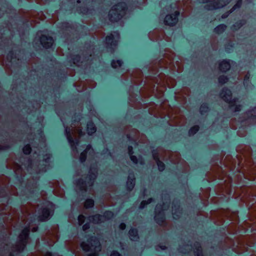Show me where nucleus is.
I'll use <instances>...</instances> for the list:
<instances>
[{
	"instance_id": "f257e3e1",
	"label": "nucleus",
	"mask_w": 256,
	"mask_h": 256,
	"mask_svg": "<svg viewBox=\"0 0 256 256\" xmlns=\"http://www.w3.org/2000/svg\"><path fill=\"white\" fill-rule=\"evenodd\" d=\"M33 157L34 158V160L28 159L26 163L23 164L24 168H26L27 170L31 174H33L32 170L36 174L41 172H45L49 163L50 154H46L44 155L42 160H40L41 155L40 154H38L36 152H34Z\"/></svg>"
},
{
	"instance_id": "f03ea898",
	"label": "nucleus",
	"mask_w": 256,
	"mask_h": 256,
	"mask_svg": "<svg viewBox=\"0 0 256 256\" xmlns=\"http://www.w3.org/2000/svg\"><path fill=\"white\" fill-rule=\"evenodd\" d=\"M32 222V220H27L26 222V223H28L27 226L20 234L18 240L16 244L11 247L10 250L9 249L8 244L4 246V250H8L10 252L9 256H14V253L20 252L24 250L28 240L29 232L30 229V224Z\"/></svg>"
},
{
	"instance_id": "7ed1b4c3",
	"label": "nucleus",
	"mask_w": 256,
	"mask_h": 256,
	"mask_svg": "<svg viewBox=\"0 0 256 256\" xmlns=\"http://www.w3.org/2000/svg\"><path fill=\"white\" fill-rule=\"evenodd\" d=\"M72 128L68 127L65 128V134L71 146L72 153L76 156L78 154L77 146H78L79 144L78 140L76 138V135L78 134L80 137L84 134V132L79 128H74L72 126Z\"/></svg>"
},
{
	"instance_id": "20e7f679",
	"label": "nucleus",
	"mask_w": 256,
	"mask_h": 256,
	"mask_svg": "<svg viewBox=\"0 0 256 256\" xmlns=\"http://www.w3.org/2000/svg\"><path fill=\"white\" fill-rule=\"evenodd\" d=\"M97 176V169L91 167L89 171L88 176L84 180L80 178L76 182V188L80 191L85 192L88 190V187H91Z\"/></svg>"
},
{
	"instance_id": "39448f33",
	"label": "nucleus",
	"mask_w": 256,
	"mask_h": 256,
	"mask_svg": "<svg viewBox=\"0 0 256 256\" xmlns=\"http://www.w3.org/2000/svg\"><path fill=\"white\" fill-rule=\"evenodd\" d=\"M81 246L84 250L92 252L88 256H98V252L101 250L100 242L94 236L90 238L86 242H82Z\"/></svg>"
},
{
	"instance_id": "423d86ee",
	"label": "nucleus",
	"mask_w": 256,
	"mask_h": 256,
	"mask_svg": "<svg viewBox=\"0 0 256 256\" xmlns=\"http://www.w3.org/2000/svg\"><path fill=\"white\" fill-rule=\"evenodd\" d=\"M220 96L222 100L229 104L232 110L237 112L241 110L242 106L240 104V102L238 98L232 99V92L230 90L224 88Z\"/></svg>"
},
{
	"instance_id": "0eeeda50",
	"label": "nucleus",
	"mask_w": 256,
	"mask_h": 256,
	"mask_svg": "<svg viewBox=\"0 0 256 256\" xmlns=\"http://www.w3.org/2000/svg\"><path fill=\"white\" fill-rule=\"evenodd\" d=\"M54 209V205L50 202H46L40 212H38V218L40 220L44 221L48 220L52 214Z\"/></svg>"
},
{
	"instance_id": "6e6552de",
	"label": "nucleus",
	"mask_w": 256,
	"mask_h": 256,
	"mask_svg": "<svg viewBox=\"0 0 256 256\" xmlns=\"http://www.w3.org/2000/svg\"><path fill=\"white\" fill-rule=\"evenodd\" d=\"M200 2L206 3L204 8L207 10H212L222 8L228 4L231 0H198Z\"/></svg>"
},
{
	"instance_id": "1a4fd4ad",
	"label": "nucleus",
	"mask_w": 256,
	"mask_h": 256,
	"mask_svg": "<svg viewBox=\"0 0 256 256\" xmlns=\"http://www.w3.org/2000/svg\"><path fill=\"white\" fill-rule=\"evenodd\" d=\"M127 10V4L126 2H119L112 8L108 16H123L124 14H126Z\"/></svg>"
},
{
	"instance_id": "9d476101",
	"label": "nucleus",
	"mask_w": 256,
	"mask_h": 256,
	"mask_svg": "<svg viewBox=\"0 0 256 256\" xmlns=\"http://www.w3.org/2000/svg\"><path fill=\"white\" fill-rule=\"evenodd\" d=\"M170 206L169 204L166 206L164 204L162 206L161 204H157L155 209V216L154 220L156 223L160 225H162L165 220L164 211L166 210V208Z\"/></svg>"
},
{
	"instance_id": "9b49d317",
	"label": "nucleus",
	"mask_w": 256,
	"mask_h": 256,
	"mask_svg": "<svg viewBox=\"0 0 256 256\" xmlns=\"http://www.w3.org/2000/svg\"><path fill=\"white\" fill-rule=\"evenodd\" d=\"M120 38V34L117 32H114L113 33L108 36L106 38V48L110 49L111 52L114 50L118 44V40Z\"/></svg>"
},
{
	"instance_id": "f8f14e48",
	"label": "nucleus",
	"mask_w": 256,
	"mask_h": 256,
	"mask_svg": "<svg viewBox=\"0 0 256 256\" xmlns=\"http://www.w3.org/2000/svg\"><path fill=\"white\" fill-rule=\"evenodd\" d=\"M37 36H40V42L44 48H49L52 45L54 40L52 36L42 34L40 32H38Z\"/></svg>"
},
{
	"instance_id": "ddd939ff",
	"label": "nucleus",
	"mask_w": 256,
	"mask_h": 256,
	"mask_svg": "<svg viewBox=\"0 0 256 256\" xmlns=\"http://www.w3.org/2000/svg\"><path fill=\"white\" fill-rule=\"evenodd\" d=\"M176 4H171L170 6H166L165 9L162 10L164 16H179L180 12L177 10Z\"/></svg>"
},
{
	"instance_id": "4468645a",
	"label": "nucleus",
	"mask_w": 256,
	"mask_h": 256,
	"mask_svg": "<svg viewBox=\"0 0 256 256\" xmlns=\"http://www.w3.org/2000/svg\"><path fill=\"white\" fill-rule=\"evenodd\" d=\"M185 246L188 247V250H192V249L195 256H203L202 251V248L199 242H196L194 244V246H190L188 245H186Z\"/></svg>"
},
{
	"instance_id": "2eb2a0df",
	"label": "nucleus",
	"mask_w": 256,
	"mask_h": 256,
	"mask_svg": "<svg viewBox=\"0 0 256 256\" xmlns=\"http://www.w3.org/2000/svg\"><path fill=\"white\" fill-rule=\"evenodd\" d=\"M87 153H88L90 155H92L94 153V150L90 145L87 146L86 150L81 153L80 160L82 162L86 160Z\"/></svg>"
},
{
	"instance_id": "dca6fc26",
	"label": "nucleus",
	"mask_w": 256,
	"mask_h": 256,
	"mask_svg": "<svg viewBox=\"0 0 256 256\" xmlns=\"http://www.w3.org/2000/svg\"><path fill=\"white\" fill-rule=\"evenodd\" d=\"M135 185V177L134 174L132 172H130L126 182L127 188L129 190H131Z\"/></svg>"
},
{
	"instance_id": "f3484780",
	"label": "nucleus",
	"mask_w": 256,
	"mask_h": 256,
	"mask_svg": "<svg viewBox=\"0 0 256 256\" xmlns=\"http://www.w3.org/2000/svg\"><path fill=\"white\" fill-rule=\"evenodd\" d=\"M172 214L174 219H178L182 214V210L180 208V206L177 204L176 205L173 204L172 206Z\"/></svg>"
},
{
	"instance_id": "a211bd4d",
	"label": "nucleus",
	"mask_w": 256,
	"mask_h": 256,
	"mask_svg": "<svg viewBox=\"0 0 256 256\" xmlns=\"http://www.w3.org/2000/svg\"><path fill=\"white\" fill-rule=\"evenodd\" d=\"M219 68L220 71L226 72L230 68V60H224L219 64Z\"/></svg>"
},
{
	"instance_id": "6ab92c4d",
	"label": "nucleus",
	"mask_w": 256,
	"mask_h": 256,
	"mask_svg": "<svg viewBox=\"0 0 256 256\" xmlns=\"http://www.w3.org/2000/svg\"><path fill=\"white\" fill-rule=\"evenodd\" d=\"M178 22V17H164V23L166 25L172 26Z\"/></svg>"
},
{
	"instance_id": "aec40b11",
	"label": "nucleus",
	"mask_w": 256,
	"mask_h": 256,
	"mask_svg": "<svg viewBox=\"0 0 256 256\" xmlns=\"http://www.w3.org/2000/svg\"><path fill=\"white\" fill-rule=\"evenodd\" d=\"M152 156L154 159L155 160L158 165V170L160 171H162L164 170L165 166L164 164L161 162L158 157V155L155 152H152Z\"/></svg>"
},
{
	"instance_id": "412c9836",
	"label": "nucleus",
	"mask_w": 256,
	"mask_h": 256,
	"mask_svg": "<svg viewBox=\"0 0 256 256\" xmlns=\"http://www.w3.org/2000/svg\"><path fill=\"white\" fill-rule=\"evenodd\" d=\"M246 114L248 117L246 120H250L256 123V108L250 111H248Z\"/></svg>"
},
{
	"instance_id": "4be33fe9",
	"label": "nucleus",
	"mask_w": 256,
	"mask_h": 256,
	"mask_svg": "<svg viewBox=\"0 0 256 256\" xmlns=\"http://www.w3.org/2000/svg\"><path fill=\"white\" fill-rule=\"evenodd\" d=\"M104 216L100 214H95L90 217V220H92L94 224H98L103 222Z\"/></svg>"
},
{
	"instance_id": "5701e85b",
	"label": "nucleus",
	"mask_w": 256,
	"mask_h": 256,
	"mask_svg": "<svg viewBox=\"0 0 256 256\" xmlns=\"http://www.w3.org/2000/svg\"><path fill=\"white\" fill-rule=\"evenodd\" d=\"M130 238L132 240H137L138 238V230L134 228H132L129 232Z\"/></svg>"
},
{
	"instance_id": "b1692460",
	"label": "nucleus",
	"mask_w": 256,
	"mask_h": 256,
	"mask_svg": "<svg viewBox=\"0 0 256 256\" xmlns=\"http://www.w3.org/2000/svg\"><path fill=\"white\" fill-rule=\"evenodd\" d=\"M87 131L89 135L92 134L96 131V128L92 122H89L87 124Z\"/></svg>"
},
{
	"instance_id": "393cba45",
	"label": "nucleus",
	"mask_w": 256,
	"mask_h": 256,
	"mask_svg": "<svg viewBox=\"0 0 256 256\" xmlns=\"http://www.w3.org/2000/svg\"><path fill=\"white\" fill-rule=\"evenodd\" d=\"M250 74L248 73L244 76V84L246 86V88L247 90H250L252 88V86L250 82Z\"/></svg>"
},
{
	"instance_id": "a878e982",
	"label": "nucleus",
	"mask_w": 256,
	"mask_h": 256,
	"mask_svg": "<svg viewBox=\"0 0 256 256\" xmlns=\"http://www.w3.org/2000/svg\"><path fill=\"white\" fill-rule=\"evenodd\" d=\"M14 172L18 178H19V177L22 178V176H24L22 168L20 165H17L16 166L14 170Z\"/></svg>"
},
{
	"instance_id": "bb28decb",
	"label": "nucleus",
	"mask_w": 256,
	"mask_h": 256,
	"mask_svg": "<svg viewBox=\"0 0 256 256\" xmlns=\"http://www.w3.org/2000/svg\"><path fill=\"white\" fill-rule=\"evenodd\" d=\"M242 2V0H238L236 4L230 9V10L228 13H226V15H222V16H228L236 9L240 8L241 6Z\"/></svg>"
},
{
	"instance_id": "cd10ccee",
	"label": "nucleus",
	"mask_w": 256,
	"mask_h": 256,
	"mask_svg": "<svg viewBox=\"0 0 256 256\" xmlns=\"http://www.w3.org/2000/svg\"><path fill=\"white\" fill-rule=\"evenodd\" d=\"M128 154L130 156V160H132V161L134 162V164H138V160L136 156L132 155V154H133L132 146H128Z\"/></svg>"
},
{
	"instance_id": "c85d7f7f",
	"label": "nucleus",
	"mask_w": 256,
	"mask_h": 256,
	"mask_svg": "<svg viewBox=\"0 0 256 256\" xmlns=\"http://www.w3.org/2000/svg\"><path fill=\"white\" fill-rule=\"evenodd\" d=\"M102 216H104L103 222H104L112 218L114 216V214L110 211H106Z\"/></svg>"
},
{
	"instance_id": "c756f323",
	"label": "nucleus",
	"mask_w": 256,
	"mask_h": 256,
	"mask_svg": "<svg viewBox=\"0 0 256 256\" xmlns=\"http://www.w3.org/2000/svg\"><path fill=\"white\" fill-rule=\"evenodd\" d=\"M226 26L224 24H220L217 27H216L214 28V30L216 33L219 34H221V33L223 32H224V30H226Z\"/></svg>"
},
{
	"instance_id": "7c9ffc66",
	"label": "nucleus",
	"mask_w": 256,
	"mask_h": 256,
	"mask_svg": "<svg viewBox=\"0 0 256 256\" xmlns=\"http://www.w3.org/2000/svg\"><path fill=\"white\" fill-rule=\"evenodd\" d=\"M94 205V200L92 199H87L84 202V207L86 208H90L93 207Z\"/></svg>"
},
{
	"instance_id": "2f4dec72",
	"label": "nucleus",
	"mask_w": 256,
	"mask_h": 256,
	"mask_svg": "<svg viewBox=\"0 0 256 256\" xmlns=\"http://www.w3.org/2000/svg\"><path fill=\"white\" fill-rule=\"evenodd\" d=\"M209 108L206 104H203L201 105L200 111L202 114H204L208 111Z\"/></svg>"
},
{
	"instance_id": "473e14b6",
	"label": "nucleus",
	"mask_w": 256,
	"mask_h": 256,
	"mask_svg": "<svg viewBox=\"0 0 256 256\" xmlns=\"http://www.w3.org/2000/svg\"><path fill=\"white\" fill-rule=\"evenodd\" d=\"M122 64V62L120 60H113L112 62V66L114 68H117L120 67Z\"/></svg>"
},
{
	"instance_id": "72a5a7b5",
	"label": "nucleus",
	"mask_w": 256,
	"mask_h": 256,
	"mask_svg": "<svg viewBox=\"0 0 256 256\" xmlns=\"http://www.w3.org/2000/svg\"><path fill=\"white\" fill-rule=\"evenodd\" d=\"M16 56L14 57V53L12 52H10L8 54L7 60L9 62L13 63L16 60Z\"/></svg>"
},
{
	"instance_id": "f704fd0d",
	"label": "nucleus",
	"mask_w": 256,
	"mask_h": 256,
	"mask_svg": "<svg viewBox=\"0 0 256 256\" xmlns=\"http://www.w3.org/2000/svg\"><path fill=\"white\" fill-rule=\"evenodd\" d=\"M198 130L199 126H194L188 132L189 135H194Z\"/></svg>"
},
{
	"instance_id": "c9c22d12",
	"label": "nucleus",
	"mask_w": 256,
	"mask_h": 256,
	"mask_svg": "<svg viewBox=\"0 0 256 256\" xmlns=\"http://www.w3.org/2000/svg\"><path fill=\"white\" fill-rule=\"evenodd\" d=\"M152 200H153V199L152 198H150L147 201H146V200L142 201L140 206V209L144 208L146 204H150L152 201Z\"/></svg>"
},
{
	"instance_id": "e433bc0d",
	"label": "nucleus",
	"mask_w": 256,
	"mask_h": 256,
	"mask_svg": "<svg viewBox=\"0 0 256 256\" xmlns=\"http://www.w3.org/2000/svg\"><path fill=\"white\" fill-rule=\"evenodd\" d=\"M228 81V78L226 76H221L218 78V82L220 84H223Z\"/></svg>"
},
{
	"instance_id": "4c0bfd02",
	"label": "nucleus",
	"mask_w": 256,
	"mask_h": 256,
	"mask_svg": "<svg viewBox=\"0 0 256 256\" xmlns=\"http://www.w3.org/2000/svg\"><path fill=\"white\" fill-rule=\"evenodd\" d=\"M9 32V30L7 29H4L2 30V32H0V45H2L1 43L3 42L4 40H3V38H4V35H5L6 34V32L8 33Z\"/></svg>"
},
{
	"instance_id": "58836bf2",
	"label": "nucleus",
	"mask_w": 256,
	"mask_h": 256,
	"mask_svg": "<svg viewBox=\"0 0 256 256\" xmlns=\"http://www.w3.org/2000/svg\"><path fill=\"white\" fill-rule=\"evenodd\" d=\"M31 148L29 144H27L23 148V152L24 154H28L30 152Z\"/></svg>"
},
{
	"instance_id": "ea45409f",
	"label": "nucleus",
	"mask_w": 256,
	"mask_h": 256,
	"mask_svg": "<svg viewBox=\"0 0 256 256\" xmlns=\"http://www.w3.org/2000/svg\"><path fill=\"white\" fill-rule=\"evenodd\" d=\"M72 59L73 63L74 64H78V63L81 60V57L78 55H76V56H74Z\"/></svg>"
},
{
	"instance_id": "a19ab883",
	"label": "nucleus",
	"mask_w": 256,
	"mask_h": 256,
	"mask_svg": "<svg viewBox=\"0 0 256 256\" xmlns=\"http://www.w3.org/2000/svg\"><path fill=\"white\" fill-rule=\"evenodd\" d=\"M85 220V217L84 216L80 214L78 217V222L79 225H82L84 224Z\"/></svg>"
},
{
	"instance_id": "79ce46f5",
	"label": "nucleus",
	"mask_w": 256,
	"mask_h": 256,
	"mask_svg": "<svg viewBox=\"0 0 256 256\" xmlns=\"http://www.w3.org/2000/svg\"><path fill=\"white\" fill-rule=\"evenodd\" d=\"M7 194L5 188H2L0 189V197L4 198L7 196Z\"/></svg>"
},
{
	"instance_id": "37998d69",
	"label": "nucleus",
	"mask_w": 256,
	"mask_h": 256,
	"mask_svg": "<svg viewBox=\"0 0 256 256\" xmlns=\"http://www.w3.org/2000/svg\"><path fill=\"white\" fill-rule=\"evenodd\" d=\"M35 178V180H34V182H32V187L34 188H36V180H37L39 176H33V178Z\"/></svg>"
},
{
	"instance_id": "c03bdc74",
	"label": "nucleus",
	"mask_w": 256,
	"mask_h": 256,
	"mask_svg": "<svg viewBox=\"0 0 256 256\" xmlns=\"http://www.w3.org/2000/svg\"><path fill=\"white\" fill-rule=\"evenodd\" d=\"M90 228V224L89 223H86L82 226V230L84 231H86L87 230H88Z\"/></svg>"
},
{
	"instance_id": "a18cd8bd",
	"label": "nucleus",
	"mask_w": 256,
	"mask_h": 256,
	"mask_svg": "<svg viewBox=\"0 0 256 256\" xmlns=\"http://www.w3.org/2000/svg\"><path fill=\"white\" fill-rule=\"evenodd\" d=\"M109 18H110V20L111 22H112L114 20L117 21V20H120V17H112V16H111V17H109Z\"/></svg>"
},
{
	"instance_id": "49530a36",
	"label": "nucleus",
	"mask_w": 256,
	"mask_h": 256,
	"mask_svg": "<svg viewBox=\"0 0 256 256\" xmlns=\"http://www.w3.org/2000/svg\"><path fill=\"white\" fill-rule=\"evenodd\" d=\"M166 246H157L156 247V250H160V249H161L162 250H164L166 249Z\"/></svg>"
},
{
	"instance_id": "de8ad7c7",
	"label": "nucleus",
	"mask_w": 256,
	"mask_h": 256,
	"mask_svg": "<svg viewBox=\"0 0 256 256\" xmlns=\"http://www.w3.org/2000/svg\"><path fill=\"white\" fill-rule=\"evenodd\" d=\"M126 225L124 223H122L120 225V228L122 230H124L126 228Z\"/></svg>"
},
{
	"instance_id": "09e8293b",
	"label": "nucleus",
	"mask_w": 256,
	"mask_h": 256,
	"mask_svg": "<svg viewBox=\"0 0 256 256\" xmlns=\"http://www.w3.org/2000/svg\"><path fill=\"white\" fill-rule=\"evenodd\" d=\"M110 256H121V255L118 252L114 251Z\"/></svg>"
},
{
	"instance_id": "8fccbe9b",
	"label": "nucleus",
	"mask_w": 256,
	"mask_h": 256,
	"mask_svg": "<svg viewBox=\"0 0 256 256\" xmlns=\"http://www.w3.org/2000/svg\"><path fill=\"white\" fill-rule=\"evenodd\" d=\"M0 214H2V216L3 215L5 216L4 217H3V220L5 221L6 218V216L7 215V214L6 212H2V213H0Z\"/></svg>"
},
{
	"instance_id": "3c124183",
	"label": "nucleus",
	"mask_w": 256,
	"mask_h": 256,
	"mask_svg": "<svg viewBox=\"0 0 256 256\" xmlns=\"http://www.w3.org/2000/svg\"><path fill=\"white\" fill-rule=\"evenodd\" d=\"M38 229V226H34V227H33L32 229V230L33 232H35L36 231H37Z\"/></svg>"
},
{
	"instance_id": "603ef678",
	"label": "nucleus",
	"mask_w": 256,
	"mask_h": 256,
	"mask_svg": "<svg viewBox=\"0 0 256 256\" xmlns=\"http://www.w3.org/2000/svg\"><path fill=\"white\" fill-rule=\"evenodd\" d=\"M180 252H182V253H186V252H187V251H186V250H183V248H180Z\"/></svg>"
},
{
	"instance_id": "864d4df0",
	"label": "nucleus",
	"mask_w": 256,
	"mask_h": 256,
	"mask_svg": "<svg viewBox=\"0 0 256 256\" xmlns=\"http://www.w3.org/2000/svg\"><path fill=\"white\" fill-rule=\"evenodd\" d=\"M8 148V146H0V149H1V150H6Z\"/></svg>"
},
{
	"instance_id": "5fc2aeb1",
	"label": "nucleus",
	"mask_w": 256,
	"mask_h": 256,
	"mask_svg": "<svg viewBox=\"0 0 256 256\" xmlns=\"http://www.w3.org/2000/svg\"><path fill=\"white\" fill-rule=\"evenodd\" d=\"M46 256H52V254L50 252H47Z\"/></svg>"
},
{
	"instance_id": "6e6d98bb",
	"label": "nucleus",
	"mask_w": 256,
	"mask_h": 256,
	"mask_svg": "<svg viewBox=\"0 0 256 256\" xmlns=\"http://www.w3.org/2000/svg\"><path fill=\"white\" fill-rule=\"evenodd\" d=\"M27 188L28 189L30 188V190L31 188H30V186L29 184H28Z\"/></svg>"
},
{
	"instance_id": "4d7b16f0",
	"label": "nucleus",
	"mask_w": 256,
	"mask_h": 256,
	"mask_svg": "<svg viewBox=\"0 0 256 256\" xmlns=\"http://www.w3.org/2000/svg\"><path fill=\"white\" fill-rule=\"evenodd\" d=\"M140 163L141 164H144V162L142 160H140Z\"/></svg>"
},
{
	"instance_id": "13d9d810",
	"label": "nucleus",
	"mask_w": 256,
	"mask_h": 256,
	"mask_svg": "<svg viewBox=\"0 0 256 256\" xmlns=\"http://www.w3.org/2000/svg\"><path fill=\"white\" fill-rule=\"evenodd\" d=\"M242 26V24L240 23V24H238V28H240Z\"/></svg>"
},
{
	"instance_id": "bf43d9fd",
	"label": "nucleus",
	"mask_w": 256,
	"mask_h": 256,
	"mask_svg": "<svg viewBox=\"0 0 256 256\" xmlns=\"http://www.w3.org/2000/svg\"><path fill=\"white\" fill-rule=\"evenodd\" d=\"M128 140H130V137L129 135H128Z\"/></svg>"
},
{
	"instance_id": "052dcab7",
	"label": "nucleus",
	"mask_w": 256,
	"mask_h": 256,
	"mask_svg": "<svg viewBox=\"0 0 256 256\" xmlns=\"http://www.w3.org/2000/svg\"><path fill=\"white\" fill-rule=\"evenodd\" d=\"M160 6L161 7H162V2H160Z\"/></svg>"
},
{
	"instance_id": "680f3d73",
	"label": "nucleus",
	"mask_w": 256,
	"mask_h": 256,
	"mask_svg": "<svg viewBox=\"0 0 256 256\" xmlns=\"http://www.w3.org/2000/svg\"><path fill=\"white\" fill-rule=\"evenodd\" d=\"M5 199H6V202H7V201H8V198H6Z\"/></svg>"
},
{
	"instance_id": "e2e57ef3",
	"label": "nucleus",
	"mask_w": 256,
	"mask_h": 256,
	"mask_svg": "<svg viewBox=\"0 0 256 256\" xmlns=\"http://www.w3.org/2000/svg\"><path fill=\"white\" fill-rule=\"evenodd\" d=\"M108 155H110V152H108Z\"/></svg>"
},
{
	"instance_id": "0e129e2a",
	"label": "nucleus",
	"mask_w": 256,
	"mask_h": 256,
	"mask_svg": "<svg viewBox=\"0 0 256 256\" xmlns=\"http://www.w3.org/2000/svg\"><path fill=\"white\" fill-rule=\"evenodd\" d=\"M78 3L80 2V0H78Z\"/></svg>"
},
{
	"instance_id": "69168bd1",
	"label": "nucleus",
	"mask_w": 256,
	"mask_h": 256,
	"mask_svg": "<svg viewBox=\"0 0 256 256\" xmlns=\"http://www.w3.org/2000/svg\"><path fill=\"white\" fill-rule=\"evenodd\" d=\"M234 26L236 27V24L234 25Z\"/></svg>"
},
{
	"instance_id": "338daca9",
	"label": "nucleus",
	"mask_w": 256,
	"mask_h": 256,
	"mask_svg": "<svg viewBox=\"0 0 256 256\" xmlns=\"http://www.w3.org/2000/svg\"><path fill=\"white\" fill-rule=\"evenodd\" d=\"M32 192H34V190H32Z\"/></svg>"
}]
</instances>
